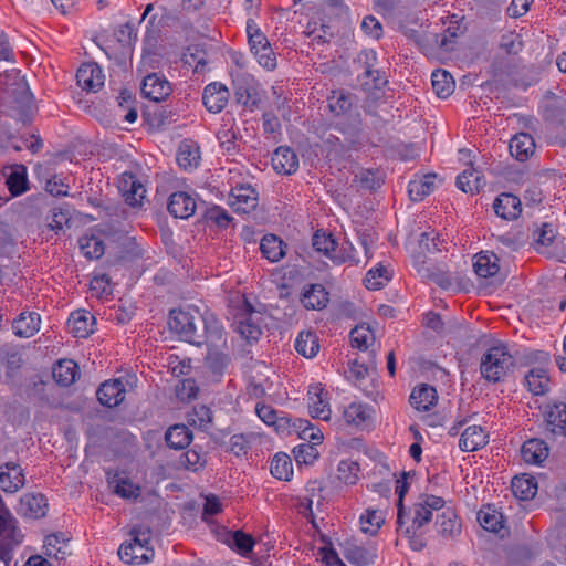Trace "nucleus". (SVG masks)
Returning <instances> with one entry per match:
<instances>
[{
  "label": "nucleus",
  "mask_w": 566,
  "mask_h": 566,
  "mask_svg": "<svg viewBox=\"0 0 566 566\" xmlns=\"http://www.w3.org/2000/svg\"><path fill=\"white\" fill-rule=\"evenodd\" d=\"M516 361L506 344L500 343L488 348L480 359L481 377L490 384L504 381L513 374Z\"/></svg>",
  "instance_id": "obj_1"
},
{
  "label": "nucleus",
  "mask_w": 566,
  "mask_h": 566,
  "mask_svg": "<svg viewBox=\"0 0 566 566\" xmlns=\"http://www.w3.org/2000/svg\"><path fill=\"white\" fill-rule=\"evenodd\" d=\"M205 323L203 315L196 308L171 310L169 314L168 325L171 332L179 337L193 345L201 346L205 335L200 332V327Z\"/></svg>",
  "instance_id": "obj_2"
},
{
  "label": "nucleus",
  "mask_w": 566,
  "mask_h": 566,
  "mask_svg": "<svg viewBox=\"0 0 566 566\" xmlns=\"http://www.w3.org/2000/svg\"><path fill=\"white\" fill-rule=\"evenodd\" d=\"M235 102L249 111H254L261 103L259 82L249 73H237L232 80Z\"/></svg>",
  "instance_id": "obj_3"
},
{
  "label": "nucleus",
  "mask_w": 566,
  "mask_h": 566,
  "mask_svg": "<svg viewBox=\"0 0 566 566\" xmlns=\"http://www.w3.org/2000/svg\"><path fill=\"white\" fill-rule=\"evenodd\" d=\"M412 514L411 524L399 530L408 538L410 548L415 552H421L427 546L423 527L431 522L432 513L423 504L416 502Z\"/></svg>",
  "instance_id": "obj_4"
},
{
  "label": "nucleus",
  "mask_w": 566,
  "mask_h": 566,
  "mask_svg": "<svg viewBox=\"0 0 566 566\" xmlns=\"http://www.w3.org/2000/svg\"><path fill=\"white\" fill-rule=\"evenodd\" d=\"M312 241V244L317 252H322L336 264L355 261V255L352 253L354 248L349 247L348 251L346 248H343L342 251L337 252V243L329 233L316 231Z\"/></svg>",
  "instance_id": "obj_5"
},
{
  "label": "nucleus",
  "mask_w": 566,
  "mask_h": 566,
  "mask_svg": "<svg viewBox=\"0 0 566 566\" xmlns=\"http://www.w3.org/2000/svg\"><path fill=\"white\" fill-rule=\"evenodd\" d=\"M147 541L142 539L135 535L132 542L123 543L118 548V556L120 560L127 564H143L148 563L153 556V549L146 546Z\"/></svg>",
  "instance_id": "obj_6"
},
{
  "label": "nucleus",
  "mask_w": 566,
  "mask_h": 566,
  "mask_svg": "<svg viewBox=\"0 0 566 566\" xmlns=\"http://www.w3.org/2000/svg\"><path fill=\"white\" fill-rule=\"evenodd\" d=\"M230 92L226 85L212 82L203 88L202 103L209 113L218 114L227 106Z\"/></svg>",
  "instance_id": "obj_7"
},
{
  "label": "nucleus",
  "mask_w": 566,
  "mask_h": 566,
  "mask_svg": "<svg viewBox=\"0 0 566 566\" xmlns=\"http://www.w3.org/2000/svg\"><path fill=\"white\" fill-rule=\"evenodd\" d=\"M172 92L170 83L157 73L145 76L142 84V93L145 97L154 101H165Z\"/></svg>",
  "instance_id": "obj_8"
},
{
  "label": "nucleus",
  "mask_w": 566,
  "mask_h": 566,
  "mask_svg": "<svg viewBox=\"0 0 566 566\" xmlns=\"http://www.w3.org/2000/svg\"><path fill=\"white\" fill-rule=\"evenodd\" d=\"M23 469L15 462H7L0 467V486L6 493H15L24 486Z\"/></svg>",
  "instance_id": "obj_9"
},
{
  "label": "nucleus",
  "mask_w": 566,
  "mask_h": 566,
  "mask_svg": "<svg viewBox=\"0 0 566 566\" xmlns=\"http://www.w3.org/2000/svg\"><path fill=\"white\" fill-rule=\"evenodd\" d=\"M167 209L175 218L188 219L196 212L197 202L192 195L177 191L170 195Z\"/></svg>",
  "instance_id": "obj_10"
},
{
  "label": "nucleus",
  "mask_w": 566,
  "mask_h": 566,
  "mask_svg": "<svg viewBox=\"0 0 566 566\" xmlns=\"http://www.w3.org/2000/svg\"><path fill=\"white\" fill-rule=\"evenodd\" d=\"M126 388L122 379L107 380L97 389L96 396L101 405L113 408L125 399Z\"/></svg>",
  "instance_id": "obj_11"
},
{
  "label": "nucleus",
  "mask_w": 566,
  "mask_h": 566,
  "mask_svg": "<svg viewBox=\"0 0 566 566\" xmlns=\"http://www.w3.org/2000/svg\"><path fill=\"white\" fill-rule=\"evenodd\" d=\"M258 192L250 185H239L231 190L230 205L235 211L247 213L258 206Z\"/></svg>",
  "instance_id": "obj_12"
},
{
  "label": "nucleus",
  "mask_w": 566,
  "mask_h": 566,
  "mask_svg": "<svg viewBox=\"0 0 566 566\" xmlns=\"http://www.w3.org/2000/svg\"><path fill=\"white\" fill-rule=\"evenodd\" d=\"M104 74L96 63L83 64L76 73L78 86L87 92H97L104 85Z\"/></svg>",
  "instance_id": "obj_13"
},
{
  "label": "nucleus",
  "mask_w": 566,
  "mask_h": 566,
  "mask_svg": "<svg viewBox=\"0 0 566 566\" xmlns=\"http://www.w3.org/2000/svg\"><path fill=\"white\" fill-rule=\"evenodd\" d=\"M493 209L500 218L504 220H515L522 212V203L518 197L503 192L495 198Z\"/></svg>",
  "instance_id": "obj_14"
},
{
  "label": "nucleus",
  "mask_w": 566,
  "mask_h": 566,
  "mask_svg": "<svg viewBox=\"0 0 566 566\" xmlns=\"http://www.w3.org/2000/svg\"><path fill=\"white\" fill-rule=\"evenodd\" d=\"M95 317L88 311L73 312L67 319V328L74 337L86 338L94 331Z\"/></svg>",
  "instance_id": "obj_15"
},
{
  "label": "nucleus",
  "mask_w": 566,
  "mask_h": 566,
  "mask_svg": "<svg viewBox=\"0 0 566 566\" xmlns=\"http://www.w3.org/2000/svg\"><path fill=\"white\" fill-rule=\"evenodd\" d=\"M273 169L282 175H292L298 169V157L290 147H279L271 158Z\"/></svg>",
  "instance_id": "obj_16"
},
{
  "label": "nucleus",
  "mask_w": 566,
  "mask_h": 566,
  "mask_svg": "<svg viewBox=\"0 0 566 566\" xmlns=\"http://www.w3.org/2000/svg\"><path fill=\"white\" fill-rule=\"evenodd\" d=\"M200 158V148L195 140L185 139L180 143L177 153V163L179 167L191 171L198 167Z\"/></svg>",
  "instance_id": "obj_17"
},
{
  "label": "nucleus",
  "mask_w": 566,
  "mask_h": 566,
  "mask_svg": "<svg viewBox=\"0 0 566 566\" xmlns=\"http://www.w3.org/2000/svg\"><path fill=\"white\" fill-rule=\"evenodd\" d=\"M410 405L419 411H428L437 405L438 394L434 387L421 384L413 388L410 395Z\"/></svg>",
  "instance_id": "obj_18"
},
{
  "label": "nucleus",
  "mask_w": 566,
  "mask_h": 566,
  "mask_svg": "<svg viewBox=\"0 0 566 566\" xmlns=\"http://www.w3.org/2000/svg\"><path fill=\"white\" fill-rule=\"evenodd\" d=\"M247 307L245 313L237 317V332L244 337L247 340H256L262 334L260 325L254 319V314L251 305L244 302Z\"/></svg>",
  "instance_id": "obj_19"
},
{
  "label": "nucleus",
  "mask_w": 566,
  "mask_h": 566,
  "mask_svg": "<svg viewBox=\"0 0 566 566\" xmlns=\"http://www.w3.org/2000/svg\"><path fill=\"white\" fill-rule=\"evenodd\" d=\"M327 394L318 386H312L308 389V409L313 418L328 420L331 417V409L326 400Z\"/></svg>",
  "instance_id": "obj_20"
},
{
  "label": "nucleus",
  "mask_w": 566,
  "mask_h": 566,
  "mask_svg": "<svg viewBox=\"0 0 566 566\" xmlns=\"http://www.w3.org/2000/svg\"><path fill=\"white\" fill-rule=\"evenodd\" d=\"M489 436L480 426H470L461 434L459 447L462 451L472 452L486 446Z\"/></svg>",
  "instance_id": "obj_21"
},
{
  "label": "nucleus",
  "mask_w": 566,
  "mask_h": 566,
  "mask_svg": "<svg viewBox=\"0 0 566 566\" xmlns=\"http://www.w3.org/2000/svg\"><path fill=\"white\" fill-rule=\"evenodd\" d=\"M509 149L518 161H525L534 154L535 143L530 134L520 133L512 137Z\"/></svg>",
  "instance_id": "obj_22"
},
{
  "label": "nucleus",
  "mask_w": 566,
  "mask_h": 566,
  "mask_svg": "<svg viewBox=\"0 0 566 566\" xmlns=\"http://www.w3.org/2000/svg\"><path fill=\"white\" fill-rule=\"evenodd\" d=\"M52 375L59 385L69 387L75 382L80 376V370L74 360L61 359L54 365Z\"/></svg>",
  "instance_id": "obj_23"
},
{
  "label": "nucleus",
  "mask_w": 566,
  "mask_h": 566,
  "mask_svg": "<svg viewBox=\"0 0 566 566\" xmlns=\"http://www.w3.org/2000/svg\"><path fill=\"white\" fill-rule=\"evenodd\" d=\"M41 317L35 312H23L13 322L15 335L23 338L32 337L40 331Z\"/></svg>",
  "instance_id": "obj_24"
},
{
  "label": "nucleus",
  "mask_w": 566,
  "mask_h": 566,
  "mask_svg": "<svg viewBox=\"0 0 566 566\" xmlns=\"http://www.w3.org/2000/svg\"><path fill=\"white\" fill-rule=\"evenodd\" d=\"M521 455L528 464H539L548 457L547 444L539 439H530L523 443Z\"/></svg>",
  "instance_id": "obj_25"
},
{
  "label": "nucleus",
  "mask_w": 566,
  "mask_h": 566,
  "mask_svg": "<svg viewBox=\"0 0 566 566\" xmlns=\"http://www.w3.org/2000/svg\"><path fill=\"white\" fill-rule=\"evenodd\" d=\"M344 556L354 566H369L375 563L377 554L375 548L348 544L345 547Z\"/></svg>",
  "instance_id": "obj_26"
},
{
  "label": "nucleus",
  "mask_w": 566,
  "mask_h": 566,
  "mask_svg": "<svg viewBox=\"0 0 566 566\" xmlns=\"http://www.w3.org/2000/svg\"><path fill=\"white\" fill-rule=\"evenodd\" d=\"M436 174H428L421 178L409 181L408 193L412 201H421L426 196L430 195L436 188Z\"/></svg>",
  "instance_id": "obj_27"
},
{
  "label": "nucleus",
  "mask_w": 566,
  "mask_h": 566,
  "mask_svg": "<svg viewBox=\"0 0 566 566\" xmlns=\"http://www.w3.org/2000/svg\"><path fill=\"white\" fill-rule=\"evenodd\" d=\"M286 244L274 234H265L260 243V250L270 262H279L285 255Z\"/></svg>",
  "instance_id": "obj_28"
},
{
  "label": "nucleus",
  "mask_w": 566,
  "mask_h": 566,
  "mask_svg": "<svg viewBox=\"0 0 566 566\" xmlns=\"http://www.w3.org/2000/svg\"><path fill=\"white\" fill-rule=\"evenodd\" d=\"M48 502L42 494H25L21 499V512L30 518H40L46 514Z\"/></svg>",
  "instance_id": "obj_29"
},
{
  "label": "nucleus",
  "mask_w": 566,
  "mask_h": 566,
  "mask_svg": "<svg viewBox=\"0 0 566 566\" xmlns=\"http://www.w3.org/2000/svg\"><path fill=\"white\" fill-rule=\"evenodd\" d=\"M485 185L483 176L473 167L467 168L457 178V187L467 193L479 192Z\"/></svg>",
  "instance_id": "obj_30"
},
{
  "label": "nucleus",
  "mask_w": 566,
  "mask_h": 566,
  "mask_svg": "<svg viewBox=\"0 0 566 566\" xmlns=\"http://www.w3.org/2000/svg\"><path fill=\"white\" fill-rule=\"evenodd\" d=\"M165 440L169 448L181 450L190 444L192 432L185 424H175L167 430Z\"/></svg>",
  "instance_id": "obj_31"
},
{
  "label": "nucleus",
  "mask_w": 566,
  "mask_h": 566,
  "mask_svg": "<svg viewBox=\"0 0 566 566\" xmlns=\"http://www.w3.org/2000/svg\"><path fill=\"white\" fill-rule=\"evenodd\" d=\"M546 421L554 433L566 436V403L557 402L549 406Z\"/></svg>",
  "instance_id": "obj_32"
},
{
  "label": "nucleus",
  "mask_w": 566,
  "mask_h": 566,
  "mask_svg": "<svg viewBox=\"0 0 566 566\" xmlns=\"http://www.w3.org/2000/svg\"><path fill=\"white\" fill-rule=\"evenodd\" d=\"M513 494L523 501L531 500L537 492V482L535 478L527 476H514L511 483Z\"/></svg>",
  "instance_id": "obj_33"
},
{
  "label": "nucleus",
  "mask_w": 566,
  "mask_h": 566,
  "mask_svg": "<svg viewBox=\"0 0 566 566\" xmlns=\"http://www.w3.org/2000/svg\"><path fill=\"white\" fill-rule=\"evenodd\" d=\"M431 84L437 96L447 98L453 93L454 80L451 74L444 70H437L432 72Z\"/></svg>",
  "instance_id": "obj_34"
},
{
  "label": "nucleus",
  "mask_w": 566,
  "mask_h": 566,
  "mask_svg": "<svg viewBox=\"0 0 566 566\" xmlns=\"http://www.w3.org/2000/svg\"><path fill=\"white\" fill-rule=\"evenodd\" d=\"M327 293L323 285L312 284L305 290L302 297L304 307L308 310H321L327 303Z\"/></svg>",
  "instance_id": "obj_35"
},
{
  "label": "nucleus",
  "mask_w": 566,
  "mask_h": 566,
  "mask_svg": "<svg viewBox=\"0 0 566 566\" xmlns=\"http://www.w3.org/2000/svg\"><path fill=\"white\" fill-rule=\"evenodd\" d=\"M436 524L439 527L438 532L443 537H454L461 532V524L455 513L450 509H447L442 514L438 515Z\"/></svg>",
  "instance_id": "obj_36"
},
{
  "label": "nucleus",
  "mask_w": 566,
  "mask_h": 566,
  "mask_svg": "<svg viewBox=\"0 0 566 566\" xmlns=\"http://www.w3.org/2000/svg\"><path fill=\"white\" fill-rule=\"evenodd\" d=\"M319 344L317 336L312 332H301L295 339V350L305 358L317 355Z\"/></svg>",
  "instance_id": "obj_37"
},
{
  "label": "nucleus",
  "mask_w": 566,
  "mask_h": 566,
  "mask_svg": "<svg viewBox=\"0 0 566 566\" xmlns=\"http://www.w3.org/2000/svg\"><path fill=\"white\" fill-rule=\"evenodd\" d=\"M371 412L367 405L353 402L345 408L343 416L346 423L358 427L370 419Z\"/></svg>",
  "instance_id": "obj_38"
},
{
  "label": "nucleus",
  "mask_w": 566,
  "mask_h": 566,
  "mask_svg": "<svg viewBox=\"0 0 566 566\" xmlns=\"http://www.w3.org/2000/svg\"><path fill=\"white\" fill-rule=\"evenodd\" d=\"M327 102L329 111L335 116L345 115L353 106V95L344 91H334Z\"/></svg>",
  "instance_id": "obj_39"
},
{
  "label": "nucleus",
  "mask_w": 566,
  "mask_h": 566,
  "mask_svg": "<svg viewBox=\"0 0 566 566\" xmlns=\"http://www.w3.org/2000/svg\"><path fill=\"white\" fill-rule=\"evenodd\" d=\"M113 492L123 499H137L140 495V488L129 479L114 476L108 481Z\"/></svg>",
  "instance_id": "obj_40"
},
{
  "label": "nucleus",
  "mask_w": 566,
  "mask_h": 566,
  "mask_svg": "<svg viewBox=\"0 0 566 566\" xmlns=\"http://www.w3.org/2000/svg\"><path fill=\"white\" fill-rule=\"evenodd\" d=\"M524 381L528 390L536 396L545 394L548 387V377L546 370L543 368L530 370Z\"/></svg>",
  "instance_id": "obj_41"
},
{
  "label": "nucleus",
  "mask_w": 566,
  "mask_h": 566,
  "mask_svg": "<svg viewBox=\"0 0 566 566\" xmlns=\"http://www.w3.org/2000/svg\"><path fill=\"white\" fill-rule=\"evenodd\" d=\"M497 258L494 254L479 253L475 255L473 263L474 272L480 277H490L497 273L499 265L496 263Z\"/></svg>",
  "instance_id": "obj_42"
},
{
  "label": "nucleus",
  "mask_w": 566,
  "mask_h": 566,
  "mask_svg": "<svg viewBox=\"0 0 566 566\" xmlns=\"http://www.w3.org/2000/svg\"><path fill=\"white\" fill-rule=\"evenodd\" d=\"M203 318L205 323L200 327V332L205 335L203 344L217 346L219 342H222V327L213 315L203 316Z\"/></svg>",
  "instance_id": "obj_43"
},
{
  "label": "nucleus",
  "mask_w": 566,
  "mask_h": 566,
  "mask_svg": "<svg viewBox=\"0 0 566 566\" xmlns=\"http://www.w3.org/2000/svg\"><path fill=\"white\" fill-rule=\"evenodd\" d=\"M271 474L281 480L289 481L293 475V467L291 458L285 453H277L271 462Z\"/></svg>",
  "instance_id": "obj_44"
},
{
  "label": "nucleus",
  "mask_w": 566,
  "mask_h": 566,
  "mask_svg": "<svg viewBox=\"0 0 566 566\" xmlns=\"http://www.w3.org/2000/svg\"><path fill=\"white\" fill-rule=\"evenodd\" d=\"M129 179V182L128 180L124 181V186L122 187L123 196L127 205L130 207H138L142 205L146 190L139 181L133 178V176H130Z\"/></svg>",
  "instance_id": "obj_45"
},
{
  "label": "nucleus",
  "mask_w": 566,
  "mask_h": 566,
  "mask_svg": "<svg viewBox=\"0 0 566 566\" xmlns=\"http://www.w3.org/2000/svg\"><path fill=\"white\" fill-rule=\"evenodd\" d=\"M6 185L13 197L24 193L29 189L25 168L21 166L14 169L7 177Z\"/></svg>",
  "instance_id": "obj_46"
},
{
  "label": "nucleus",
  "mask_w": 566,
  "mask_h": 566,
  "mask_svg": "<svg viewBox=\"0 0 566 566\" xmlns=\"http://www.w3.org/2000/svg\"><path fill=\"white\" fill-rule=\"evenodd\" d=\"M78 244L82 253L90 260L99 259L104 254V243L98 237H82Z\"/></svg>",
  "instance_id": "obj_47"
},
{
  "label": "nucleus",
  "mask_w": 566,
  "mask_h": 566,
  "mask_svg": "<svg viewBox=\"0 0 566 566\" xmlns=\"http://www.w3.org/2000/svg\"><path fill=\"white\" fill-rule=\"evenodd\" d=\"M247 34L249 40L250 50L255 53L256 50H262L270 44L265 34L260 30L253 19L247 21Z\"/></svg>",
  "instance_id": "obj_48"
},
{
  "label": "nucleus",
  "mask_w": 566,
  "mask_h": 566,
  "mask_svg": "<svg viewBox=\"0 0 566 566\" xmlns=\"http://www.w3.org/2000/svg\"><path fill=\"white\" fill-rule=\"evenodd\" d=\"M350 340L354 347L360 350H366L374 344L375 335L368 326L359 325L352 329Z\"/></svg>",
  "instance_id": "obj_49"
},
{
  "label": "nucleus",
  "mask_w": 566,
  "mask_h": 566,
  "mask_svg": "<svg viewBox=\"0 0 566 566\" xmlns=\"http://www.w3.org/2000/svg\"><path fill=\"white\" fill-rule=\"evenodd\" d=\"M390 280V273L387 268L378 265L375 269H370L364 280L365 286L368 290H379Z\"/></svg>",
  "instance_id": "obj_50"
},
{
  "label": "nucleus",
  "mask_w": 566,
  "mask_h": 566,
  "mask_svg": "<svg viewBox=\"0 0 566 566\" xmlns=\"http://www.w3.org/2000/svg\"><path fill=\"white\" fill-rule=\"evenodd\" d=\"M478 521L484 530L490 532L496 533L502 528V514L490 507L478 513Z\"/></svg>",
  "instance_id": "obj_51"
},
{
  "label": "nucleus",
  "mask_w": 566,
  "mask_h": 566,
  "mask_svg": "<svg viewBox=\"0 0 566 566\" xmlns=\"http://www.w3.org/2000/svg\"><path fill=\"white\" fill-rule=\"evenodd\" d=\"M66 542L63 534H51L44 539L45 554L49 557L64 558Z\"/></svg>",
  "instance_id": "obj_52"
},
{
  "label": "nucleus",
  "mask_w": 566,
  "mask_h": 566,
  "mask_svg": "<svg viewBox=\"0 0 566 566\" xmlns=\"http://www.w3.org/2000/svg\"><path fill=\"white\" fill-rule=\"evenodd\" d=\"M255 412L265 424L274 426L276 431L283 428L284 423L287 422L285 418H280L277 416V412L273 407L264 403H258L255 407Z\"/></svg>",
  "instance_id": "obj_53"
},
{
  "label": "nucleus",
  "mask_w": 566,
  "mask_h": 566,
  "mask_svg": "<svg viewBox=\"0 0 566 566\" xmlns=\"http://www.w3.org/2000/svg\"><path fill=\"white\" fill-rule=\"evenodd\" d=\"M384 522V514L376 510H367L366 513L360 516L361 531L370 535L376 534Z\"/></svg>",
  "instance_id": "obj_54"
},
{
  "label": "nucleus",
  "mask_w": 566,
  "mask_h": 566,
  "mask_svg": "<svg viewBox=\"0 0 566 566\" xmlns=\"http://www.w3.org/2000/svg\"><path fill=\"white\" fill-rule=\"evenodd\" d=\"M337 471L340 481L346 484H354L358 479L359 465L350 460H342Z\"/></svg>",
  "instance_id": "obj_55"
},
{
  "label": "nucleus",
  "mask_w": 566,
  "mask_h": 566,
  "mask_svg": "<svg viewBox=\"0 0 566 566\" xmlns=\"http://www.w3.org/2000/svg\"><path fill=\"white\" fill-rule=\"evenodd\" d=\"M293 454L298 464H312L318 457L314 444L302 443L293 449Z\"/></svg>",
  "instance_id": "obj_56"
},
{
  "label": "nucleus",
  "mask_w": 566,
  "mask_h": 566,
  "mask_svg": "<svg viewBox=\"0 0 566 566\" xmlns=\"http://www.w3.org/2000/svg\"><path fill=\"white\" fill-rule=\"evenodd\" d=\"M232 545L243 556L252 552L254 547V539L251 535L245 534L242 531H235L232 533Z\"/></svg>",
  "instance_id": "obj_57"
},
{
  "label": "nucleus",
  "mask_w": 566,
  "mask_h": 566,
  "mask_svg": "<svg viewBox=\"0 0 566 566\" xmlns=\"http://www.w3.org/2000/svg\"><path fill=\"white\" fill-rule=\"evenodd\" d=\"M181 464L192 471H198L206 464L205 455L195 448L187 450L180 459Z\"/></svg>",
  "instance_id": "obj_58"
},
{
  "label": "nucleus",
  "mask_w": 566,
  "mask_h": 566,
  "mask_svg": "<svg viewBox=\"0 0 566 566\" xmlns=\"http://www.w3.org/2000/svg\"><path fill=\"white\" fill-rule=\"evenodd\" d=\"M444 241L434 231L423 232L421 234L419 245L427 252H437L442 250Z\"/></svg>",
  "instance_id": "obj_59"
},
{
  "label": "nucleus",
  "mask_w": 566,
  "mask_h": 566,
  "mask_svg": "<svg viewBox=\"0 0 566 566\" xmlns=\"http://www.w3.org/2000/svg\"><path fill=\"white\" fill-rule=\"evenodd\" d=\"M69 189L70 186L65 182V179L57 175L52 176L45 185V190L54 197L67 196Z\"/></svg>",
  "instance_id": "obj_60"
},
{
  "label": "nucleus",
  "mask_w": 566,
  "mask_h": 566,
  "mask_svg": "<svg viewBox=\"0 0 566 566\" xmlns=\"http://www.w3.org/2000/svg\"><path fill=\"white\" fill-rule=\"evenodd\" d=\"M188 421L198 424L200 428H207L212 421V412L203 405L197 406L193 408L192 415H189Z\"/></svg>",
  "instance_id": "obj_61"
},
{
  "label": "nucleus",
  "mask_w": 566,
  "mask_h": 566,
  "mask_svg": "<svg viewBox=\"0 0 566 566\" xmlns=\"http://www.w3.org/2000/svg\"><path fill=\"white\" fill-rule=\"evenodd\" d=\"M298 429H301V437L313 442V444L321 443L323 440L322 431L314 427L308 420L298 419Z\"/></svg>",
  "instance_id": "obj_62"
},
{
  "label": "nucleus",
  "mask_w": 566,
  "mask_h": 566,
  "mask_svg": "<svg viewBox=\"0 0 566 566\" xmlns=\"http://www.w3.org/2000/svg\"><path fill=\"white\" fill-rule=\"evenodd\" d=\"M258 60V63L268 71H272L276 67V56L271 48V44L266 45L262 50H256L253 53Z\"/></svg>",
  "instance_id": "obj_63"
},
{
  "label": "nucleus",
  "mask_w": 566,
  "mask_h": 566,
  "mask_svg": "<svg viewBox=\"0 0 566 566\" xmlns=\"http://www.w3.org/2000/svg\"><path fill=\"white\" fill-rule=\"evenodd\" d=\"M356 178L358 179L359 185L368 190H376L384 182L380 176H377L375 172L370 170L361 171L359 175L356 176Z\"/></svg>",
  "instance_id": "obj_64"
}]
</instances>
